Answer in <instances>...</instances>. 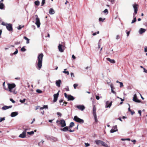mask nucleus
<instances>
[{
    "instance_id": "f257e3e1",
    "label": "nucleus",
    "mask_w": 147,
    "mask_h": 147,
    "mask_svg": "<svg viewBox=\"0 0 147 147\" xmlns=\"http://www.w3.org/2000/svg\"><path fill=\"white\" fill-rule=\"evenodd\" d=\"M95 142L97 145H98L105 147H110L109 145L107 144V143L109 144V142L107 141H106V142H105L101 140H95Z\"/></svg>"
},
{
    "instance_id": "a19ab883",
    "label": "nucleus",
    "mask_w": 147,
    "mask_h": 147,
    "mask_svg": "<svg viewBox=\"0 0 147 147\" xmlns=\"http://www.w3.org/2000/svg\"><path fill=\"white\" fill-rule=\"evenodd\" d=\"M99 31H97L96 32H95V33H93V34H92V35L93 36H95L96 35V34H99Z\"/></svg>"
},
{
    "instance_id": "c85d7f7f",
    "label": "nucleus",
    "mask_w": 147,
    "mask_h": 147,
    "mask_svg": "<svg viewBox=\"0 0 147 147\" xmlns=\"http://www.w3.org/2000/svg\"><path fill=\"white\" fill-rule=\"evenodd\" d=\"M24 38L25 39L27 40L26 43L27 44H28L29 43L30 39H29L27 38V37L26 36H24Z\"/></svg>"
},
{
    "instance_id": "bb28decb",
    "label": "nucleus",
    "mask_w": 147,
    "mask_h": 147,
    "mask_svg": "<svg viewBox=\"0 0 147 147\" xmlns=\"http://www.w3.org/2000/svg\"><path fill=\"white\" fill-rule=\"evenodd\" d=\"M74 126V123L73 122H71L69 124V128L71 127Z\"/></svg>"
},
{
    "instance_id": "f03ea898",
    "label": "nucleus",
    "mask_w": 147,
    "mask_h": 147,
    "mask_svg": "<svg viewBox=\"0 0 147 147\" xmlns=\"http://www.w3.org/2000/svg\"><path fill=\"white\" fill-rule=\"evenodd\" d=\"M42 53L39 54L38 56V62L37 64V69L40 70L42 67V58L43 57Z\"/></svg>"
},
{
    "instance_id": "dca6fc26",
    "label": "nucleus",
    "mask_w": 147,
    "mask_h": 147,
    "mask_svg": "<svg viewBox=\"0 0 147 147\" xmlns=\"http://www.w3.org/2000/svg\"><path fill=\"white\" fill-rule=\"evenodd\" d=\"M138 5L137 4H134L133 5V7H134V13L135 14V15L137 13V11H138V8L137 6H138Z\"/></svg>"
},
{
    "instance_id": "2f4dec72",
    "label": "nucleus",
    "mask_w": 147,
    "mask_h": 147,
    "mask_svg": "<svg viewBox=\"0 0 147 147\" xmlns=\"http://www.w3.org/2000/svg\"><path fill=\"white\" fill-rule=\"evenodd\" d=\"M27 133L28 134L31 135L34 134V132L33 131H32L30 132H28Z\"/></svg>"
},
{
    "instance_id": "864d4df0",
    "label": "nucleus",
    "mask_w": 147,
    "mask_h": 147,
    "mask_svg": "<svg viewBox=\"0 0 147 147\" xmlns=\"http://www.w3.org/2000/svg\"><path fill=\"white\" fill-rule=\"evenodd\" d=\"M71 77H74V74L73 73H71Z\"/></svg>"
},
{
    "instance_id": "4468645a",
    "label": "nucleus",
    "mask_w": 147,
    "mask_h": 147,
    "mask_svg": "<svg viewBox=\"0 0 147 147\" xmlns=\"http://www.w3.org/2000/svg\"><path fill=\"white\" fill-rule=\"evenodd\" d=\"M12 107V106L11 105H10L9 106L5 105L2 107L1 109L3 110H5L8 109H9L11 108Z\"/></svg>"
},
{
    "instance_id": "e2e57ef3",
    "label": "nucleus",
    "mask_w": 147,
    "mask_h": 147,
    "mask_svg": "<svg viewBox=\"0 0 147 147\" xmlns=\"http://www.w3.org/2000/svg\"><path fill=\"white\" fill-rule=\"evenodd\" d=\"M107 83L108 84H110L111 82V81L109 80H107Z\"/></svg>"
},
{
    "instance_id": "423d86ee",
    "label": "nucleus",
    "mask_w": 147,
    "mask_h": 147,
    "mask_svg": "<svg viewBox=\"0 0 147 147\" xmlns=\"http://www.w3.org/2000/svg\"><path fill=\"white\" fill-rule=\"evenodd\" d=\"M6 28L7 30L10 31H12L13 30L12 25L10 24H8L6 25Z\"/></svg>"
},
{
    "instance_id": "4d7b16f0",
    "label": "nucleus",
    "mask_w": 147,
    "mask_h": 147,
    "mask_svg": "<svg viewBox=\"0 0 147 147\" xmlns=\"http://www.w3.org/2000/svg\"><path fill=\"white\" fill-rule=\"evenodd\" d=\"M109 1L111 2L112 3H113L115 0H108Z\"/></svg>"
},
{
    "instance_id": "a18cd8bd",
    "label": "nucleus",
    "mask_w": 147,
    "mask_h": 147,
    "mask_svg": "<svg viewBox=\"0 0 147 147\" xmlns=\"http://www.w3.org/2000/svg\"><path fill=\"white\" fill-rule=\"evenodd\" d=\"M74 89H76V87L78 86V84H74Z\"/></svg>"
},
{
    "instance_id": "0eeeda50",
    "label": "nucleus",
    "mask_w": 147,
    "mask_h": 147,
    "mask_svg": "<svg viewBox=\"0 0 147 147\" xmlns=\"http://www.w3.org/2000/svg\"><path fill=\"white\" fill-rule=\"evenodd\" d=\"M76 107L81 111H83L85 109V107L83 105H77Z\"/></svg>"
},
{
    "instance_id": "c756f323",
    "label": "nucleus",
    "mask_w": 147,
    "mask_h": 147,
    "mask_svg": "<svg viewBox=\"0 0 147 147\" xmlns=\"http://www.w3.org/2000/svg\"><path fill=\"white\" fill-rule=\"evenodd\" d=\"M34 4L35 5L38 6L40 4V2L38 0L34 2Z\"/></svg>"
},
{
    "instance_id": "7ed1b4c3",
    "label": "nucleus",
    "mask_w": 147,
    "mask_h": 147,
    "mask_svg": "<svg viewBox=\"0 0 147 147\" xmlns=\"http://www.w3.org/2000/svg\"><path fill=\"white\" fill-rule=\"evenodd\" d=\"M7 84L8 87V90L9 92L13 93L14 94H16L17 93L15 89H13L16 86L15 84L14 83H8Z\"/></svg>"
},
{
    "instance_id": "8fccbe9b",
    "label": "nucleus",
    "mask_w": 147,
    "mask_h": 147,
    "mask_svg": "<svg viewBox=\"0 0 147 147\" xmlns=\"http://www.w3.org/2000/svg\"><path fill=\"white\" fill-rule=\"evenodd\" d=\"M10 100L11 101L12 103H15V102L14 100L12 98H10Z\"/></svg>"
},
{
    "instance_id": "ea45409f",
    "label": "nucleus",
    "mask_w": 147,
    "mask_h": 147,
    "mask_svg": "<svg viewBox=\"0 0 147 147\" xmlns=\"http://www.w3.org/2000/svg\"><path fill=\"white\" fill-rule=\"evenodd\" d=\"M21 51H23V52H24V51H26V49L24 47H22L21 49Z\"/></svg>"
},
{
    "instance_id": "7c9ffc66",
    "label": "nucleus",
    "mask_w": 147,
    "mask_h": 147,
    "mask_svg": "<svg viewBox=\"0 0 147 147\" xmlns=\"http://www.w3.org/2000/svg\"><path fill=\"white\" fill-rule=\"evenodd\" d=\"M3 87L6 90H8V88L7 87H6V86H5V82H4L3 84Z\"/></svg>"
},
{
    "instance_id": "b1692460",
    "label": "nucleus",
    "mask_w": 147,
    "mask_h": 147,
    "mask_svg": "<svg viewBox=\"0 0 147 147\" xmlns=\"http://www.w3.org/2000/svg\"><path fill=\"white\" fill-rule=\"evenodd\" d=\"M96 108L95 107V106H94L93 108V115H96Z\"/></svg>"
},
{
    "instance_id": "c9c22d12",
    "label": "nucleus",
    "mask_w": 147,
    "mask_h": 147,
    "mask_svg": "<svg viewBox=\"0 0 147 147\" xmlns=\"http://www.w3.org/2000/svg\"><path fill=\"white\" fill-rule=\"evenodd\" d=\"M105 20V18H100L99 19V21H101L103 22Z\"/></svg>"
},
{
    "instance_id": "1a4fd4ad",
    "label": "nucleus",
    "mask_w": 147,
    "mask_h": 147,
    "mask_svg": "<svg viewBox=\"0 0 147 147\" xmlns=\"http://www.w3.org/2000/svg\"><path fill=\"white\" fill-rule=\"evenodd\" d=\"M26 129L21 134L19 135V137L23 138H25L26 137Z\"/></svg>"
},
{
    "instance_id": "39448f33",
    "label": "nucleus",
    "mask_w": 147,
    "mask_h": 147,
    "mask_svg": "<svg viewBox=\"0 0 147 147\" xmlns=\"http://www.w3.org/2000/svg\"><path fill=\"white\" fill-rule=\"evenodd\" d=\"M36 17V22L35 24L37 25L38 28H39L40 27V20L39 18L38 17L37 15H35V16Z\"/></svg>"
},
{
    "instance_id": "6e6d98bb",
    "label": "nucleus",
    "mask_w": 147,
    "mask_h": 147,
    "mask_svg": "<svg viewBox=\"0 0 147 147\" xmlns=\"http://www.w3.org/2000/svg\"><path fill=\"white\" fill-rule=\"evenodd\" d=\"M111 92L113 93L116 94V92L113 90V88H112V89H111Z\"/></svg>"
},
{
    "instance_id": "f704fd0d",
    "label": "nucleus",
    "mask_w": 147,
    "mask_h": 147,
    "mask_svg": "<svg viewBox=\"0 0 147 147\" xmlns=\"http://www.w3.org/2000/svg\"><path fill=\"white\" fill-rule=\"evenodd\" d=\"M36 92L37 93H40L42 92V91L40 89H37L36 90Z\"/></svg>"
},
{
    "instance_id": "4be33fe9",
    "label": "nucleus",
    "mask_w": 147,
    "mask_h": 147,
    "mask_svg": "<svg viewBox=\"0 0 147 147\" xmlns=\"http://www.w3.org/2000/svg\"><path fill=\"white\" fill-rule=\"evenodd\" d=\"M135 16H136L135 14L133 13V20H132V22H131V24H133L136 22V17Z\"/></svg>"
},
{
    "instance_id": "a878e982",
    "label": "nucleus",
    "mask_w": 147,
    "mask_h": 147,
    "mask_svg": "<svg viewBox=\"0 0 147 147\" xmlns=\"http://www.w3.org/2000/svg\"><path fill=\"white\" fill-rule=\"evenodd\" d=\"M51 140L52 141L55 142L57 141V139L55 137H52L51 138Z\"/></svg>"
},
{
    "instance_id": "49530a36",
    "label": "nucleus",
    "mask_w": 147,
    "mask_h": 147,
    "mask_svg": "<svg viewBox=\"0 0 147 147\" xmlns=\"http://www.w3.org/2000/svg\"><path fill=\"white\" fill-rule=\"evenodd\" d=\"M18 53V50L17 49H16V51L13 53L14 55H16Z\"/></svg>"
},
{
    "instance_id": "ddd939ff",
    "label": "nucleus",
    "mask_w": 147,
    "mask_h": 147,
    "mask_svg": "<svg viewBox=\"0 0 147 147\" xmlns=\"http://www.w3.org/2000/svg\"><path fill=\"white\" fill-rule=\"evenodd\" d=\"M60 124L61 125V127H64L66 125L65 121L63 119L60 120Z\"/></svg>"
},
{
    "instance_id": "412c9836",
    "label": "nucleus",
    "mask_w": 147,
    "mask_h": 147,
    "mask_svg": "<svg viewBox=\"0 0 147 147\" xmlns=\"http://www.w3.org/2000/svg\"><path fill=\"white\" fill-rule=\"evenodd\" d=\"M146 31V30L144 29L141 28L139 30V33L140 34H142L144 32Z\"/></svg>"
},
{
    "instance_id": "6e6552de",
    "label": "nucleus",
    "mask_w": 147,
    "mask_h": 147,
    "mask_svg": "<svg viewBox=\"0 0 147 147\" xmlns=\"http://www.w3.org/2000/svg\"><path fill=\"white\" fill-rule=\"evenodd\" d=\"M112 101H111V102H110L108 101H107L105 103L106 105L105 106V107L106 108H110L112 105Z\"/></svg>"
},
{
    "instance_id": "bf43d9fd",
    "label": "nucleus",
    "mask_w": 147,
    "mask_h": 147,
    "mask_svg": "<svg viewBox=\"0 0 147 147\" xmlns=\"http://www.w3.org/2000/svg\"><path fill=\"white\" fill-rule=\"evenodd\" d=\"M144 52H147V47H146L144 48Z\"/></svg>"
},
{
    "instance_id": "9d476101",
    "label": "nucleus",
    "mask_w": 147,
    "mask_h": 147,
    "mask_svg": "<svg viewBox=\"0 0 147 147\" xmlns=\"http://www.w3.org/2000/svg\"><path fill=\"white\" fill-rule=\"evenodd\" d=\"M133 100V101L138 103H140L141 102L140 100L137 99V95L136 94L134 95Z\"/></svg>"
},
{
    "instance_id": "5701e85b",
    "label": "nucleus",
    "mask_w": 147,
    "mask_h": 147,
    "mask_svg": "<svg viewBox=\"0 0 147 147\" xmlns=\"http://www.w3.org/2000/svg\"><path fill=\"white\" fill-rule=\"evenodd\" d=\"M107 61H109L111 63H115V60L114 59H111L109 58H107Z\"/></svg>"
},
{
    "instance_id": "aec40b11",
    "label": "nucleus",
    "mask_w": 147,
    "mask_h": 147,
    "mask_svg": "<svg viewBox=\"0 0 147 147\" xmlns=\"http://www.w3.org/2000/svg\"><path fill=\"white\" fill-rule=\"evenodd\" d=\"M18 115V113L17 112H14L11 113V117H14L17 116Z\"/></svg>"
},
{
    "instance_id": "680f3d73",
    "label": "nucleus",
    "mask_w": 147,
    "mask_h": 147,
    "mask_svg": "<svg viewBox=\"0 0 147 147\" xmlns=\"http://www.w3.org/2000/svg\"><path fill=\"white\" fill-rule=\"evenodd\" d=\"M110 87L111 88V89H112V88H113V89L114 88L113 87V84H111Z\"/></svg>"
},
{
    "instance_id": "603ef678",
    "label": "nucleus",
    "mask_w": 147,
    "mask_h": 147,
    "mask_svg": "<svg viewBox=\"0 0 147 147\" xmlns=\"http://www.w3.org/2000/svg\"><path fill=\"white\" fill-rule=\"evenodd\" d=\"M85 144L86 147H88L90 145V144L88 143H85Z\"/></svg>"
},
{
    "instance_id": "09e8293b",
    "label": "nucleus",
    "mask_w": 147,
    "mask_h": 147,
    "mask_svg": "<svg viewBox=\"0 0 147 147\" xmlns=\"http://www.w3.org/2000/svg\"><path fill=\"white\" fill-rule=\"evenodd\" d=\"M24 26H23L22 27H21V25H19L17 28L18 30H20Z\"/></svg>"
},
{
    "instance_id": "c03bdc74",
    "label": "nucleus",
    "mask_w": 147,
    "mask_h": 147,
    "mask_svg": "<svg viewBox=\"0 0 147 147\" xmlns=\"http://www.w3.org/2000/svg\"><path fill=\"white\" fill-rule=\"evenodd\" d=\"M43 109H48V106L47 105H44L43 106Z\"/></svg>"
},
{
    "instance_id": "de8ad7c7",
    "label": "nucleus",
    "mask_w": 147,
    "mask_h": 147,
    "mask_svg": "<svg viewBox=\"0 0 147 147\" xmlns=\"http://www.w3.org/2000/svg\"><path fill=\"white\" fill-rule=\"evenodd\" d=\"M8 24L7 23H5V22H2V24H2V25H3V26H6V24Z\"/></svg>"
},
{
    "instance_id": "4c0bfd02",
    "label": "nucleus",
    "mask_w": 147,
    "mask_h": 147,
    "mask_svg": "<svg viewBox=\"0 0 147 147\" xmlns=\"http://www.w3.org/2000/svg\"><path fill=\"white\" fill-rule=\"evenodd\" d=\"M5 120V118L4 117H1L0 119V122H1L2 121H4Z\"/></svg>"
},
{
    "instance_id": "37998d69",
    "label": "nucleus",
    "mask_w": 147,
    "mask_h": 147,
    "mask_svg": "<svg viewBox=\"0 0 147 147\" xmlns=\"http://www.w3.org/2000/svg\"><path fill=\"white\" fill-rule=\"evenodd\" d=\"M108 10L107 9H105L103 11V12L105 13H108Z\"/></svg>"
},
{
    "instance_id": "a211bd4d",
    "label": "nucleus",
    "mask_w": 147,
    "mask_h": 147,
    "mask_svg": "<svg viewBox=\"0 0 147 147\" xmlns=\"http://www.w3.org/2000/svg\"><path fill=\"white\" fill-rule=\"evenodd\" d=\"M61 81L60 80H58L56 81V84L57 86L58 87H60V86L61 83Z\"/></svg>"
},
{
    "instance_id": "2eb2a0df",
    "label": "nucleus",
    "mask_w": 147,
    "mask_h": 147,
    "mask_svg": "<svg viewBox=\"0 0 147 147\" xmlns=\"http://www.w3.org/2000/svg\"><path fill=\"white\" fill-rule=\"evenodd\" d=\"M59 96V92L57 94H54L53 95L54 99L53 102H56Z\"/></svg>"
},
{
    "instance_id": "f8f14e48",
    "label": "nucleus",
    "mask_w": 147,
    "mask_h": 147,
    "mask_svg": "<svg viewBox=\"0 0 147 147\" xmlns=\"http://www.w3.org/2000/svg\"><path fill=\"white\" fill-rule=\"evenodd\" d=\"M64 47L63 45L59 44L58 47L59 50V52L61 53L63 52V48Z\"/></svg>"
},
{
    "instance_id": "20e7f679",
    "label": "nucleus",
    "mask_w": 147,
    "mask_h": 147,
    "mask_svg": "<svg viewBox=\"0 0 147 147\" xmlns=\"http://www.w3.org/2000/svg\"><path fill=\"white\" fill-rule=\"evenodd\" d=\"M74 120L75 121L78 123H84V121L83 120L77 116H75L74 117Z\"/></svg>"
},
{
    "instance_id": "72a5a7b5",
    "label": "nucleus",
    "mask_w": 147,
    "mask_h": 147,
    "mask_svg": "<svg viewBox=\"0 0 147 147\" xmlns=\"http://www.w3.org/2000/svg\"><path fill=\"white\" fill-rule=\"evenodd\" d=\"M45 0H42L41 4V6H43L45 4Z\"/></svg>"
},
{
    "instance_id": "338daca9",
    "label": "nucleus",
    "mask_w": 147,
    "mask_h": 147,
    "mask_svg": "<svg viewBox=\"0 0 147 147\" xmlns=\"http://www.w3.org/2000/svg\"><path fill=\"white\" fill-rule=\"evenodd\" d=\"M130 32V31H128L127 32V36H129V34Z\"/></svg>"
},
{
    "instance_id": "13d9d810",
    "label": "nucleus",
    "mask_w": 147,
    "mask_h": 147,
    "mask_svg": "<svg viewBox=\"0 0 147 147\" xmlns=\"http://www.w3.org/2000/svg\"><path fill=\"white\" fill-rule=\"evenodd\" d=\"M96 99L97 100H98L100 98L99 96H96Z\"/></svg>"
},
{
    "instance_id": "3c124183",
    "label": "nucleus",
    "mask_w": 147,
    "mask_h": 147,
    "mask_svg": "<svg viewBox=\"0 0 147 147\" xmlns=\"http://www.w3.org/2000/svg\"><path fill=\"white\" fill-rule=\"evenodd\" d=\"M57 114L60 117H61V114L60 112H58L57 113Z\"/></svg>"
},
{
    "instance_id": "58836bf2",
    "label": "nucleus",
    "mask_w": 147,
    "mask_h": 147,
    "mask_svg": "<svg viewBox=\"0 0 147 147\" xmlns=\"http://www.w3.org/2000/svg\"><path fill=\"white\" fill-rule=\"evenodd\" d=\"M63 73H64L65 74H67V75H68L69 74V73L68 71H63Z\"/></svg>"
},
{
    "instance_id": "69168bd1",
    "label": "nucleus",
    "mask_w": 147,
    "mask_h": 147,
    "mask_svg": "<svg viewBox=\"0 0 147 147\" xmlns=\"http://www.w3.org/2000/svg\"><path fill=\"white\" fill-rule=\"evenodd\" d=\"M130 112L131 113V115H133L134 113H135V112L134 111H130Z\"/></svg>"
},
{
    "instance_id": "774afa93",
    "label": "nucleus",
    "mask_w": 147,
    "mask_h": 147,
    "mask_svg": "<svg viewBox=\"0 0 147 147\" xmlns=\"http://www.w3.org/2000/svg\"><path fill=\"white\" fill-rule=\"evenodd\" d=\"M72 57L73 59H76V57L74 55H72Z\"/></svg>"
},
{
    "instance_id": "cd10ccee",
    "label": "nucleus",
    "mask_w": 147,
    "mask_h": 147,
    "mask_svg": "<svg viewBox=\"0 0 147 147\" xmlns=\"http://www.w3.org/2000/svg\"><path fill=\"white\" fill-rule=\"evenodd\" d=\"M4 4L3 3H0V9H3L4 7Z\"/></svg>"
},
{
    "instance_id": "5fc2aeb1",
    "label": "nucleus",
    "mask_w": 147,
    "mask_h": 147,
    "mask_svg": "<svg viewBox=\"0 0 147 147\" xmlns=\"http://www.w3.org/2000/svg\"><path fill=\"white\" fill-rule=\"evenodd\" d=\"M120 38V36L119 35H117L116 36V40H118Z\"/></svg>"
},
{
    "instance_id": "9b49d317",
    "label": "nucleus",
    "mask_w": 147,
    "mask_h": 147,
    "mask_svg": "<svg viewBox=\"0 0 147 147\" xmlns=\"http://www.w3.org/2000/svg\"><path fill=\"white\" fill-rule=\"evenodd\" d=\"M117 131H118V130L117 129V125H115V126H113L112 127V128L111 129V130L110 131V132L111 133H113L114 132Z\"/></svg>"
},
{
    "instance_id": "79ce46f5",
    "label": "nucleus",
    "mask_w": 147,
    "mask_h": 147,
    "mask_svg": "<svg viewBox=\"0 0 147 147\" xmlns=\"http://www.w3.org/2000/svg\"><path fill=\"white\" fill-rule=\"evenodd\" d=\"M119 83L120 84V88H121L123 86V84L122 82H120Z\"/></svg>"
},
{
    "instance_id": "052dcab7",
    "label": "nucleus",
    "mask_w": 147,
    "mask_h": 147,
    "mask_svg": "<svg viewBox=\"0 0 147 147\" xmlns=\"http://www.w3.org/2000/svg\"><path fill=\"white\" fill-rule=\"evenodd\" d=\"M144 72L145 73H147V70L145 68H144Z\"/></svg>"
},
{
    "instance_id": "f3484780",
    "label": "nucleus",
    "mask_w": 147,
    "mask_h": 147,
    "mask_svg": "<svg viewBox=\"0 0 147 147\" xmlns=\"http://www.w3.org/2000/svg\"><path fill=\"white\" fill-rule=\"evenodd\" d=\"M67 98L68 100H73L74 99V97L70 95H67Z\"/></svg>"
},
{
    "instance_id": "473e14b6",
    "label": "nucleus",
    "mask_w": 147,
    "mask_h": 147,
    "mask_svg": "<svg viewBox=\"0 0 147 147\" xmlns=\"http://www.w3.org/2000/svg\"><path fill=\"white\" fill-rule=\"evenodd\" d=\"M93 116H94V118L95 121L97 123L98 121V119H97V116H96V115H93Z\"/></svg>"
},
{
    "instance_id": "393cba45",
    "label": "nucleus",
    "mask_w": 147,
    "mask_h": 147,
    "mask_svg": "<svg viewBox=\"0 0 147 147\" xmlns=\"http://www.w3.org/2000/svg\"><path fill=\"white\" fill-rule=\"evenodd\" d=\"M55 13V12L54 10L52 9L51 8L49 9V13L51 14H54Z\"/></svg>"
},
{
    "instance_id": "e433bc0d",
    "label": "nucleus",
    "mask_w": 147,
    "mask_h": 147,
    "mask_svg": "<svg viewBox=\"0 0 147 147\" xmlns=\"http://www.w3.org/2000/svg\"><path fill=\"white\" fill-rule=\"evenodd\" d=\"M26 100V99L24 98L23 100H20V101L21 103H24L25 101Z\"/></svg>"
},
{
    "instance_id": "6ab92c4d",
    "label": "nucleus",
    "mask_w": 147,
    "mask_h": 147,
    "mask_svg": "<svg viewBox=\"0 0 147 147\" xmlns=\"http://www.w3.org/2000/svg\"><path fill=\"white\" fill-rule=\"evenodd\" d=\"M69 128L67 127H65L61 129L60 130L62 131L65 132L68 130Z\"/></svg>"
},
{
    "instance_id": "0e129e2a",
    "label": "nucleus",
    "mask_w": 147,
    "mask_h": 147,
    "mask_svg": "<svg viewBox=\"0 0 147 147\" xmlns=\"http://www.w3.org/2000/svg\"><path fill=\"white\" fill-rule=\"evenodd\" d=\"M138 113L139 114H140V116H141V110L139 111H138Z\"/></svg>"
}]
</instances>
